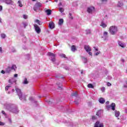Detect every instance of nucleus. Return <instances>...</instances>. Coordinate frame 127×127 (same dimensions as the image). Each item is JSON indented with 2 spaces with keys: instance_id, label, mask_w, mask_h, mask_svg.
Here are the masks:
<instances>
[{
  "instance_id": "49",
  "label": "nucleus",
  "mask_w": 127,
  "mask_h": 127,
  "mask_svg": "<svg viewBox=\"0 0 127 127\" xmlns=\"http://www.w3.org/2000/svg\"><path fill=\"white\" fill-rule=\"evenodd\" d=\"M9 83H10V84H12V79H9Z\"/></svg>"
},
{
  "instance_id": "31",
  "label": "nucleus",
  "mask_w": 127,
  "mask_h": 127,
  "mask_svg": "<svg viewBox=\"0 0 127 127\" xmlns=\"http://www.w3.org/2000/svg\"><path fill=\"white\" fill-rule=\"evenodd\" d=\"M1 38L4 39L6 37V35L5 34H1Z\"/></svg>"
},
{
  "instance_id": "29",
  "label": "nucleus",
  "mask_w": 127,
  "mask_h": 127,
  "mask_svg": "<svg viewBox=\"0 0 127 127\" xmlns=\"http://www.w3.org/2000/svg\"><path fill=\"white\" fill-rule=\"evenodd\" d=\"M60 56H61V57H62V58H66V55L64 54H61L60 55Z\"/></svg>"
},
{
  "instance_id": "22",
  "label": "nucleus",
  "mask_w": 127,
  "mask_h": 127,
  "mask_svg": "<svg viewBox=\"0 0 127 127\" xmlns=\"http://www.w3.org/2000/svg\"><path fill=\"white\" fill-rule=\"evenodd\" d=\"M64 22V20L63 19H60L59 21V25H62Z\"/></svg>"
},
{
  "instance_id": "17",
  "label": "nucleus",
  "mask_w": 127,
  "mask_h": 127,
  "mask_svg": "<svg viewBox=\"0 0 127 127\" xmlns=\"http://www.w3.org/2000/svg\"><path fill=\"white\" fill-rule=\"evenodd\" d=\"M100 26H102L103 28H105V27H107V25L104 21H102L101 23Z\"/></svg>"
},
{
  "instance_id": "19",
  "label": "nucleus",
  "mask_w": 127,
  "mask_h": 127,
  "mask_svg": "<svg viewBox=\"0 0 127 127\" xmlns=\"http://www.w3.org/2000/svg\"><path fill=\"white\" fill-rule=\"evenodd\" d=\"M99 102L100 103V104H104L105 102H106V100H105V99L101 97L99 98Z\"/></svg>"
},
{
  "instance_id": "35",
  "label": "nucleus",
  "mask_w": 127,
  "mask_h": 127,
  "mask_svg": "<svg viewBox=\"0 0 127 127\" xmlns=\"http://www.w3.org/2000/svg\"><path fill=\"white\" fill-rule=\"evenodd\" d=\"M71 96H72V97H77V92H75V93H72L71 94Z\"/></svg>"
},
{
  "instance_id": "43",
  "label": "nucleus",
  "mask_w": 127,
  "mask_h": 127,
  "mask_svg": "<svg viewBox=\"0 0 127 127\" xmlns=\"http://www.w3.org/2000/svg\"><path fill=\"white\" fill-rule=\"evenodd\" d=\"M93 48L95 50V51H99V50L97 49V47H94Z\"/></svg>"
},
{
  "instance_id": "5",
  "label": "nucleus",
  "mask_w": 127,
  "mask_h": 127,
  "mask_svg": "<svg viewBox=\"0 0 127 127\" xmlns=\"http://www.w3.org/2000/svg\"><path fill=\"white\" fill-rule=\"evenodd\" d=\"M47 55L48 57H49L50 59H51L52 62H55V57L56 56L55 54L53 53L49 52L48 53Z\"/></svg>"
},
{
  "instance_id": "40",
  "label": "nucleus",
  "mask_w": 127,
  "mask_h": 127,
  "mask_svg": "<svg viewBox=\"0 0 127 127\" xmlns=\"http://www.w3.org/2000/svg\"><path fill=\"white\" fill-rule=\"evenodd\" d=\"M100 53H101V52L98 51V52H96V53L95 54V55H96V56H98V55H99V54H100Z\"/></svg>"
},
{
  "instance_id": "2",
  "label": "nucleus",
  "mask_w": 127,
  "mask_h": 127,
  "mask_svg": "<svg viewBox=\"0 0 127 127\" xmlns=\"http://www.w3.org/2000/svg\"><path fill=\"white\" fill-rule=\"evenodd\" d=\"M15 91L17 93V95L19 97V99H20V100L21 101H22L23 102H25V101H26V96L23 95V94H22L21 90L17 87H16Z\"/></svg>"
},
{
  "instance_id": "64",
  "label": "nucleus",
  "mask_w": 127,
  "mask_h": 127,
  "mask_svg": "<svg viewBox=\"0 0 127 127\" xmlns=\"http://www.w3.org/2000/svg\"><path fill=\"white\" fill-rule=\"evenodd\" d=\"M81 74H83V71H81Z\"/></svg>"
},
{
  "instance_id": "36",
  "label": "nucleus",
  "mask_w": 127,
  "mask_h": 127,
  "mask_svg": "<svg viewBox=\"0 0 127 127\" xmlns=\"http://www.w3.org/2000/svg\"><path fill=\"white\" fill-rule=\"evenodd\" d=\"M86 34H91V30H86Z\"/></svg>"
},
{
  "instance_id": "23",
  "label": "nucleus",
  "mask_w": 127,
  "mask_h": 127,
  "mask_svg": "<svg viewBox=\"0 0 127 127\" xmlns=\"http://www.w3.org/2000/svg\"><path fill=\"white\" fill-rule=\"evenodd\" d=\"M23 84H24V85H27V84H28V81H27V78H24Z\"/></svg>"
},
{
  "instance_id": "8",
  "label": "nucleus",
  "mask_w": 127,
  "mask_h": 127,
  "mask_svg": "<svg viewBox=\"0 0 127 127\" xmlns=\"http://www.w3.org/2000/svg\"><path fill=\"white\" fill-rule=\"evenodd\" d=\"M94 127H104V123L97 121L95 124Z\"/></svg>"
},
{
  "instance_id": "55",
  "label": "nucleus",
  "mask_w": 127,
  "mask_h": 127,
  "mask_svg": "<svg viewBox=\"0 0 127 127\" xmlns=\"http://www.w3.org/2000/svg\"><path fill=\"white\" fill-rule=\"evenodd\" d=\"M27 56L28 57L27 59H28V60H29V57H30V56L28 54V55H27Z\"/></svg>"
},
{
  "instance_id": "26",
  "label": "nucleus",
  "mask_w": 127,
  "mask_h": 127,
  "mask_svg": "<svg viewBox=\"0 0 127 127\" xmlns=\"http://www.w3.org/2000/svg\"><path fill=\"white\" fill-rule=\"evenodd\" d=\"M17 3L18 4V6H20V7H22V3H21V1L18 0L17 2Z\"/></svg>"
},
{
  "instance_id": "24",
  "label": "nucleus",
  "mask_w": 127,
  "mask_h": 127,
  "mask_svg": "<svg viewBox=\"0 0 127 127\" xmlns=\"http://www.w3.org/2000/svg\"><path fill=\"white\" fill-rule=\"evenodd\" d=\"M10 67L11 68V70H14V71H15V69H16V65L13 64L12 66Z\"/></svg>"
},
{
  "instance_id": "61",
  "label": "nucleus",
  "mask_w": 127,
  "mask_h": 127,
  "mask_svg": "<svg viewBox=\"0 0 127 127\" xmlns=\"http://www.w3.org/2000/svg\"><path fill=\"white\" fill-rule=\"evenodd\" d=\"M0 23H1V18L0 17Z\"/></svg>"
},
{
  "instance_id": "50",
  "label": "nucleus",
  "mask_w": 127,
  "mask_h": 127,
  "mask_svg": "<svg viewBox=\"0 0 127 127\" xmlns=\"http://www.w3.org/2000/svg\"><path fill=\"white\" fill-rule=\"evenodd\" d=\"M88 53L89 55H90V56H92V55H93V54L92 53V52H88Z\"/></svg>"
},
{
  "instance_id": "59",
  "label": "nucleus",
  "mask_w": 127,
  "mask_h": 127,
  "mask_svg": "<svg viewBox=\"0 0 127 127\" xmlns=\"http://www.w3.org/2000/svg\"><path fill=\"white\" fill-rule=\"evenodd\" d=\"M122 62H123V63H125V60L124 59H122L121 60Z\"/></svg>"
},
{
  "instance_id": "27",
  "label": "nucleus",
  "mask_w": 127,
  "mask_h": 127,
  "mask_svg": "<svg viewBox=\"0 0 127 127\" xmlns=\"http://www.w3.org/2000/svg\"><path fill=\"white\" fill-rule=\"evenodd\" d=\"M82 61L84 62V63H87V62H88V60H87V58L83 57Z\"/></svg>"
},
{
  "instance_id": "21",
  "label": "nucleus",
  "mask_w": 127,
  "mask_h": 127,
  "mask_svg": "<svg viewBox=\"0 0 127 127\" xmlns=\"http://www.w3.org/2000/svg\"><path fill=\"white\" fill-rule=\"evenodd\" d=\"M29 100L30 101H32V103H35V104H37V101H35V99H34V98L32 97H30L29 98Z\"/></svg>"
},
{
  "instance_id": "48",
  "label": "nucleus",
  "mask_w": 127,
  "mask_h": 127,
  "mask_svg": "<svg viewBox=\"0 0 127 127\" xmlns=\"http://www.w3.org/2000/svg\"><path fill=\"white\" fill-rule=\"evenodd\" d=\"M97 117L95 116H92V120H96Z\"/></svg>"
},
{
  "instance_id": "56",
  "label": "nucleus",
  "mask_w": 127,
  "mask_h": 127,
  "mask_svg": "<svg viewBox=\"0 0 127 127\" xmlns=\"http://www.w3.org/2000/svg\"><path fill=\"white\" fill-rule=\"evenodd\" d=\"M8 120L9 123H11V119L8 118Z\"/></svg>"
},
{
  "instance_id": "52",
  "label": "nucleus",
  "mask_w": 127,
  "mask_h": 127,
  "mask_svg": "<svg viewBox=\"0 0 127 127\" xmlns=\"http://www.w3.org/2000/svg\"><path fill=\"white\" fill-rule=\"evenodd\" d=\"M2 10V6L0 5V11H1Z\"/></svg>"
},
{
  "instance_id": "12",
  "label": "nucleus",
  "mask_w": 127,
  "mask_h": 127,
  "mask_svg": "<svg viewBox=\"0 0 127 127\" xmlns=\"http://www.w3.org/2000/svg\"><path fill=\"white\" fill-rule=\"evenodd\" d=\"M104 36L102 37V38H103L104 40L106 41V40H108V37L107 35H108V32H104L103 33Z\"/></svg>"
},
{
  "instance_id": "54",
  "label": "nucleus",
  "mask_w": 127,
  "mask_h": 127,
  "mask_svg": "<svg viewBox=\"0 0 127 127\" xmlns=\"http://www.w3.org/2000/svg\"><path fill=\"white\" fill-rule=\"evenodd\" d=\"M58 88H59V89H60V90H61V89H62V86H58Z\"/></svg>"
},
{
  "instance_id": "41",
  "label": "nucleus",
  "mask_w": 127,
  "mask_h": 127,
  "mask_svg": "<svg viewBox=\"0 0 127 127\" xmlns=\"http://www.w3.org/2000/svg\"><path fill=\"white\" fill-rule=\"evenodd\" d=\"M3 52V51L2 50V48L0 47V54H2Z\"/></svg>"
},
{
  "instance_id": "45",
  "label": "nucleus",
  "mask_w": 127,
  "mask_h": 127,
  "mask_svg": "<svg viewBox=\"0 0 127 127\" xmlns=\"http://www.w3.org/2000/svg\"><path fill=\"white\" fill-rule=\"evenodd\" d=\"M101 1H102V2L105 3V2H107V0H100Z\"/></svg>"
},
{
  "instance_id": "6",
  "label": "nucleus",
  "mask_w": 127,
  "mask_h": 127,
  "mask_svg": "<svg viewBox=\"0 0 127 127\" xmlns=\"http://www.w3.org/2000/svg\"><path fill=\"white\" fill-rule=\"evenodd\" d=\"M42 4L40 2H37L35 4L34 7H33V9L34 11H37L39 10V8L41 7Z\"/></svg>"
},
{
  "instance_id": "20",
  "label": "nucleus",
  "mask_w": 127,
  "mask_h": 127,
  "mask_svg": "<svg viewBox=\"0 0 127 127\" xmlns=\"http://www.w3.org/2000/svg\"><path fill=\"white\" fill-rule=\"evenodd\" d=\"M10 71H11V68H10V66H8V67L5 69V73H10Z\"/></svg>"
},
{
  "instance_id": "13",
  "label": "nucleus",
  "mask_w": 127,
  "mask_h": 127,
  "mask_svg": "<svg viewBox=\"0 0 127 127\" xmlns=\"http://www.w3.org/2000/svg\"><path fill=\"white\" fill-rule=\"evenodd\" d=\"M49 26L51 29H53V28H55V27L54 23L53 22H50L49 24Z\"/></svg>"
},
{
  "instance_id": "10",
  "label": "nucleus",
  "mask_w": 127,
  "mask_h": 127,
  "mask_svg": "<svg viewBox=\"0 0 127 127\" xmlns=\"http://www.w3.org/2000/svg\"><path fill=\"white\" fill-rule=\"evenodd\" d=\"M94 10H95V7L91 6V7H89L87 8V12L89 13H92L93 12V11H94Z\"/></svg>"
},
{
  "instance_id": "42",
  "label": "nucleus",
  "mask_w": 127,
  "mask_h": 127,
  "mask_svg": "<svg viewBox=\"0 0 127 127\" xmlns=\"http://www.w3.org/2000/svg\"><path fill=\"white\" fill-rule=\"evenodd\" d=\"M1 113L3 115H4L5 116H6V114H5V112H4V111H2Z\"/></svg>"
},
{
  "instance_id": "7",
  "label": "nucleus",
  "mask_w": 127,
  "mask_h": 127,
  "mask_svg": "<svg viewBox=\"0 0 127 127\" xmlns=\"http://www.w3.org/2000/svg\"><path fill=\"white\" fill-rule=\"evenodd\" d=\"M34 27L37 33L39 34L41 32V29L37 24H34Z\"/></svg>"
},
{
  "instance_id": "39",
  "label": "nucleus",
  "mask_w": 127,
  "mask_h": 127,
  "mask_svg": "<svg viewBox=\"0 0 127 127\" xmlns=\"http://www.w3.org/2000/svg\"><path fill=\"white\" fill-rule=\"evenodd\" d=\"M101 90L102 92H105V90H106V88L104 87H101Z\"/></svg>"
},
{
  "instance_id": "46",
  "label": "nucleus",
  "mask_w": 127,
  "mask_h": 127,
  "mask_svg": "<svg viewBox=\"0 0 127 127\" xmlns=\"http://www.w3.org/2000/svg\"><path fill=\"white\" fill-rule=\"evenodd\" d=\"M74 103L75 105H79V101H75Z\"/></svg>"
},
{
  "instance_id": "28",
  "label": "nucleus",
  "mask_w": 127,
  "mask_h": 127,
  "mask_svg": "<svg viewBox=\"0 0 127 127\" xmlns=\"http://www.w3.org/2000/svg\"><path fill=\"white\" fill-rule=\"evenodd\" d=\"M87 87L88 88H91V89H93V88H94V86L91 83L88 84Z\"/></svg>"
},
{
  "instance_id": "53",
  "label": "nucleus",
  "mask_w": 127,
  "mask_h": 127,
  "mask_svg": "<svg viewBox=\"0 0 127 127\" xmlns=\"http://www.w3.org/2000/svg\"><path fill=\"white\" fill-rule=\"evenodd\" d=\"M69 15H70V16H72V13H69ZM70 17V18H71V19H73V17Z\"/></svg>"
},
{
  "instance_id": "60",
  "label": "nucleus",
  "mask_w": 127,
  "mask_h": 127,
  "mask_svg": "<svg viewBox=\"0 0 127 127\" xmlns=\"http://www.w3.org/2000/svg\"><path fill=\"white\" fill-rule=\"evenodd\" d=\"M124 88H127V85H124Z\"/></svg>"
},
{
  "instance_id": "51",
  "label": "nucleus",
  "mask_w": 127,
  "mask_h": 127,
  "mask_svg": "<svg viewBox=\"0 0 127 127\" xmlns=\"http://www.w3.org/2000/svg\"><path fill=\"white\" fill-rule=\"evenodd\" d=\"M1 73L2 74H4V73H5V71H4V70H2L1 71Z\"/></svg>"
},
{
  "instance_id": "33",
  "label": "nucleus",
  "mask_w": 127,
  "mask_h": 127,
  "mask_svg": "<svg viewBox=\"0 0 127 127\" xmlns=\"http://www.w3.org/2000/svg\"><path fill=\"white\" fill-rule=\"evenodd\" d=\"M35 22H36L37 23H38L39 24V25H41V24H40V21L38 19H36L35 21Z\"/></svg>"
},
{
  "instance_id": "15",
  "label": "nucleus",
  "mask_w": 127,
  "mask_h": 127,
  "mask_svg": "<svg viewBox=\"0 0 127 127\" xmlns=\"http://www.w3.org/2000/svg\"><path fill=\"white\" fill-rule=\"evenodd\" d=\"M118 44L119 46H121V47H122V48H125V47H126V45H125V43H124L123 42L119 41Z\"/></svg>"
},
{
  "instance_id": "38",
  "label": "nucleus",
  "mask_w": 127,
  "mask_h": 127,
  "mask_svg": "<svg viewBox=\"0 0 127 127\" xmlns=\"http://www.w3.org/2000/svg\"><path fill=\"white\" fill-rule=\"evenodd\" d=\"M59 11H60L61 12H64V8H59Z\"/></svg>"
},
{
  "instance_id": "4",
  "label": "nucleus",
  "mask_w": 127,
  "mask_h": 127,
  "mask_svg": "<svg viewBox=\"0 0 127 127\" xmlns=\"http://www.w3.org/2000/svg\"><path fill=\"white\" fill-rule=\"evenodd\" d=\"M106 108L108 111L110 110H112V111H115L116 110V104L112 103L110 105H106Z\"/></svg>"
},
{
  "instance_id": "11",
  "label": "nucleus",
  "mask_w": 127,
  "mask_h": 127,
  "mask_svg": "<svg viewBox=\"0 0 127 127\" xmlns=\"http://www.w3.org/2000/svg\"><path fill=\"white\" fill-rule=\"evenodd\" d=\"M84 49L87 52H90L92 50V49H91V47L88 45L84 46Z\"/></svg>"
},
{
  "instance_id": "34",
  "label": "nucleus",
  "mask_w": 127,
  "mask_h": 127,
  "mask_svg": "<svg viewBox=\"0 0 127 127\" xmlns=\"http://www.w3.org/2000/svg\"><path fill=\"white\" fill-rule=\"evenodd\" d=\"M123 4V3H122L121 2H119L118 3L117 6H119V7H121V6H122Z\"/></svg>"
},
{
  "instance_id": "16",
  "label": "nucleus",
  "mask_w": 127,
  "mask_h": 127,
  "mask_svg": "<svg viewBox=\"0 0 127 127\" xmlns=\"http://www.w3.org/2000/svg\"><path fill=\"white\" fill-rule=\"evenodd\" d=\"M47 15H50L52 13V10L51 9H48L45 11Z\"/></svg>"
},
{
  "instance_id": "18",
  "label": "nucleus",
  "mask_w": 127,
  "mask_h": 127,
  "mask_svg": "<svg viewBox=\"0 0 127 127\" xmlns=\"http://www.w3.org/2000/svg\"><path fill=\"white\" fill-rule=\"evenodd\" d=\"M120 115H121L120 111L117 110L115 111V116L116 118H119L120 117Z\"/></svg>"
},
{
  "instance_id": "63",
  "label": "nucleus",
  "mask_w": 127,
  "mask_h": 127,
  "mask_svg": "<svg viewBox=\"0 0 127 127\" xmlns=\"http://www.w3.org/2000/svg\"><path fill=\"white\" fill-rule=\"evenodd\" d=\"M55 1H56V2H58V0H55Z\"/></svg>"
},
{
  "instance_id": "44",
  "label": "nucleus",
  "mask_w": 127,
  "mask_h": 127,
  "mask_svg": "<svg viewBox=\"0 0 127 127\" xmlns=\"http://www.w3.org/2000/svg\"><path fill=\"white\" fill-rule=\"evenodd\" d=\"M107 85L108 87H110V86H112V84H111L110 82L107 83Z\"/></svg>"
},
{
  "instance_id": "62",
  "label": "nucleus",
  "mask_w": 127,
  "mask_h": 127,
  "mask_svg": "<svg viewBox=\"0 0 127 127\" xmlns=\"http://www.w3.org/2000/svg\"><path fill=\"white\" fill-rule=\"evenodd\" d=\"M14 92V89H12V93H13Z\"/></svg>"
},
{
  "instance_id": "37",
  "label": "nucleus",
  "mask_w": 127,
  "mask_h": 127,
  "mask_svg": "<svg viewBox=\"0 0 127 127\" xmlns=\"http://www.w3.org/2000/svg\"><path fill=\"white\" fill-rule=\"evenodd\" d=\"M28 17V16H27V15H23V18H24V19H27Z\"/></svg>"
},
{
  "instance_id": "9",
  "label": "nucleus",
  "mask_w": 127,
  "mask_h": 127,
  "mask_svg": "<svg viewBox=\"0 0 127 127\" xmlns=\"http://www.w3.org/2000/svg\"><path fill=\"white\" fill-rule=\"evenodd\" d=\"M3 2H4L6 4H11L12 5L14 3L13 1L12 0H3Z\"/></svg>"
},
{
  "instance_id": "1",
  "label": "nucleus",
  "mask_w": 127,
  "mask_h": 127,
  "mask_svg": "<svg viewBox=\"0 0 127 127\" xmlns=\"http://www.w3.org/2000/svg\"><path fill=\"white\" fill-rule=\"evenodd\" d=\"M5 109L13 114H18L19 110L17 106L15 104H6L4 105Z\"/></svg>"
},
{
  "instance_id": "3",
  "label": "nucleus",
  "mask_w": 127,
  "mask_h": 127,
  "mask_svg": "<svg viewBox=\"0 0 127 127\" xmlns=\"http://www.w3.org/2000/svg\"><path fill=\"white\" fill-rule=\"evenodd\" d=\"M118 27L116 26H111L109 28V32L112 35H115L118 32Z\"/></svg>"
},
{
  "instance_id": "25",
  "label": "nucleus",
  "mask_w": 127,
  "mask_h": 127,
  "mask_svg": "<svg viewBox=\"0 0 127 127\" xmlns=\"http://www.w3.org/2000/svg\"><path fill=\"white\" fill-rule=\"evenodd\" d=\"M22 24H23L24 28H25L26 27V26H27L28 25V23L26 22H23Z\"/></svg>"
},
{
  "instance_id": "30",
  "label": "nucleus",
  "mask_w": 127,
  "mask_h": 127,
  "mask_svg": "<svg viewBox=\"0 0 127 127\" xmlns=\"http://www.w3.org/2000/svg\"><path fill=\"white\" fill-rule=\"evenodd\" d=\"M75 50H76V47H75V46H72L71 47V51L74 52H75Z\"/></svg>"
},
{
  "instance_id": "47",
  "label": "nucleus",
  "mask_w": 127,
  "mask_h": 127,
  "mask_svg": "<svg viewBox=\"0 0 127 127\" xmlns=\"http://www.w3.org/2000/svg\"><path fill=\"white\" fill-rule=\"evenodd\" d=\"M0 126H4V123L0 122Z\"/></svg>"
},
{
  "instance_id": "58",
  "label": "nucleus",
  "mask_w": 127,
  "mask_h": 127,
  "mask_svg": "<svg viewBox=\"0 0 127 127\" xmlns=\"http://www.w3.org/2000/svg\"><path fill=\"white\" fill-rule=\"evenodd\" d=\"M109 103H110V102L109 101H107L106 102V105H109Z\"/></svg>"
},
{
  "instance_id": "57",
  "label": "nucleus",
  "mask_w": 127,
  "mask_h": 127,
  "mask_svg": "<svg viewBox=\"0 0 127 127\" xmlns=\"http://www.w3.org/2000/svg\"><path fill=\"white\" fill-rule=\"evenodd\" d=\"M17 76H18L17 74H15L14 75V77H15V78H16L17 77Z\"/></svg>"
},
{
  "instance_id": "32",
  "label": "nucleus",
  "mask_w": 127,
  "mask_h": 127,
  "mask_svg": "<svg viewBox=\"0 0 127 127\" xmlns=\"http://www.w3.org/2000/svg\"><path fill=\"white\" fill-rule=\"evenodd\" d=\"M9 88H10V85L6 86L5 88V91H8V90H9Z\"/></svg>"
},
{
  "instance_id": "14",
  "label": "nucleus",
  "mask_w": 127,
  "mask_h": 127,
  "mask_svg": "<svg viewBox=\"0 0 127 127\" xmlns=\"http://www.w3.org/2000/svg\"><path fill=\"white\" fill-rule=\"evenodd\" d=\"M102 115H103L102 110H99L96 113V116H98V117H102Z\"/></svg>"
}]
</instances>
